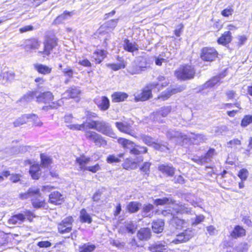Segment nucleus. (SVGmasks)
I'll return each instance as SVG.
<instances>
[{"instance_id": "nucleus-1", "label": "nucleus", "mask_w": 252, "mask_h": 252, "mask_svg": "<svg viewBox=\"0 0 252 252\" xmlns=\"http://www.w3.org/2000/svg\"><path fill=\"white\" fill-rule=\"evenodd\" d=\"M154 204L156 206L168 205L169 209L163 210L161 211V215L167 217L168 219H175L176 215L182 214L188 211V208L184 205L176 203L175 201L171 197H164L163 198H157L154 200Z\"/></svg>"}, {"instance_id": "nucleus-2", "label": "nucleus", "mask_w": 252, "mask_h": 252, "mask_svg": "<svg viewBox=\"0 0 252 252\" xmlns=\"http://www.w3.org/2000/svg\"><path fill=\"white\" fill-rule=\"evenodd\" d=\"M20 198L25 199L30 198L34 208L43 207L45 203L41 196L39 189L37 188H30L27 192L20 194Z\"/></svg>"}, {"instance_id": "nucleus-3", "label": "nucleus", "mask_w": 252, "mask_h": 252, "mask_svg": "<svg viewBox=\"0 0 252 252\" xmlns=\"http://www.w3.org/2000/svg\"><path fill=\"white\" fill-rule=\"evenodd\" d=\"M90 128L94 129L107 136L116 138L117 136L113 131L111 125L104 121H92L88 124Z\"/></svg>"}, {"instance_id": "nucleus-4", "label": "nucleus", "mask_w": 252, "mask_h": 252, "mask_svg": "<svg viewBox=\"0 0 252 252\" xmlns=\"http://www.w3.org/2000/svg\"><path fill=\"white\" fill-rule=\"evenodd\" d=\"M118 142L126 152H129L131 155L135 156L146 153L147 148L145 147L136 145L132 141L124 138H119Z\"/></svg>"}, {"instance_id": "nucleus-5", "label": "nucleus", "mask_w": 252, "mask_h": 252, "mask_svg": "<svg viewBox=\"0 0 252 252\" xmlns=\"http://www.w3.org/2000/svg\"><path fill=\"white\" fill-rule=\"evenodd\" d=\"M175 74L178 79L185 81L193 79L195 74V70L191 65H182L175 71Z\"/></svg>"}, {"instance_id": "nucleus-6", "label": "nucleus", "mask_w": 252, "mask_h": 252, "mask_svg": "<svg viewBox=\"0 0 252 252\" xmlns=\"http://www.w3.org/2000/svg\"><path fill=\"white\" fill-rule=\"evenodd\" d=\"M90 161V158H86L85 156L77 158L76 159V162L78 164L80 170H88L93 173H95L100 170V167L98 164H96L94 166H86Z\"/></svg>"}, {"instance_id": "nucleus-7", "label": "nucleus", "mask_w": 252, "mask_h": 252, "mask_svg": "<svg viewBox=\"0 0 252 252\" xmlns=\"http://www.w3.org/2000/svg\"><path fill=\"white\" fill-rule=\"evenodd\" d=\"M158 85V83H151L146 87L142 91L138 94L135 95V100L136 101H145L149 99L152 96V90L156 88Z\"/></svg>"}, {"instance_id": "nucleus-8", "label": "nucleus", "mask_w": 252, "mask_h": 252, "mask_svg": "<svg viewBox=\"0 0 252 252\" xmlns=\"http://www.w3.org/2000/svg\"><path fill=\"white\" fill-rule=\"evenodd\" d=\"M217 51L213 48L205 47L202 49L201 58L207 62H212L217 57Z\"/></svg>"}, {"instance_id": "nucleus-9", "label": "nucleus", "mask_w": 252, "mask_h": 252, "mask_svg": "<svg viewBox=\"0 0 252 252\" xmlns=\"http://www.w3.org/2000/svg\"><path fill=\"white\" fill-rule=\"evenodd\" d=\"M185 89L186 87L184 85L179 86L175 88H168L166 90L163 92L158 98L162 100H165L171 95L175 94L178 92H181L185 90Z\"/></svg>"}, {"instance_id": "nucleus-10", "label": "nucleus", "mask_w": 252, "mask_h": 252, "mask_svg": "<svg viewBox=\"0 0 252 252\" xmlns=\"http://www.w3.org/2000/svg\"><path fill=\"white\" fill-rule=\"evenodd\" d=\"M171 111V108L170 106L163 107L159 110L154 112L153 115H151V118L154 121H157L159 123H162V120L161 119V117H166Z\"/></svg>"}, {"instance_id": "nucleus-11", "label": "nucleus", "mask_w": 252, "mask_h": 252, "mask_svg": "<svg viewBox=\"0 0 252 252\" xmlns=\"http://www.w3.org/2000/svg\"><path fill=\"white\" fill-rule=\"evenodd\" d=\"M224 76H225V74H222L213 77L203 85L200 86L199 87V90L201 91L205 89H210L216 85H219L220 80Z\"/></svg>"}, {"instance_id": "nucleus-12", "label": "nucleus", "mask_w": 252, "mask_h": 252, "mask_svg": "<svg viewBox=\"0 0 252 252\" xmlns=\"http://www.w3.org/2000/svg\"><path fill=\"white\" fill-rule=\"evenodd\" d=\"M193 235L192 231L189 229L186 230L184 232L177 236V238L172 241L175 244L180 243L186 242L189 241Z\"/></svg>"}, {"instance_id": "nucleus-13", "label": "nucleus", "mask_w": 252, "mask_h": 252, "mask_svg": "<svg viewBox=\"0 0 252 252\" xmlns=\"http://www.w3.org/2000/svg\"><path fill=\"white\" fill-rule=\"evenodd\" d=\"M167 136L171 139H175L177 144H180L183 140L186 139V136L181 132L173 130H170L167 132Z\"/></svg>"}, {"instance_id": "nucleus-14", "label": "nucleus", "mask_w": 252, "mask_h": 252, "mask_svg": "<svg viewBox=\"0 0 252 252\" xmlns=\"http://www.w3.org/2000/svg\"><path fill=\"white\" fill-rule=\"evenodd\" d=\"M94 102L98 108L102 111L108 110L110 107L109 99L105 96L95 99Z\"/></svg>"}, {"instance_id": "nucleus-15", "label": "nucleus", "mask_w": 252, "mask_h": 252, "mask_svg": "<svg viewBox=\"0 0 252 252\" xmlns=\"http://www.w3.org/2000/svg\"><path fill=\"white\" fill-rule=\"evenodd\" d=\"M146 68V66L140 65L137 63L134 62L127 67V71L131 75L139 74Z\"/></svg>"}, {"instance_id": "nucleus-16", "label": "nucleus", "mask_w": 252, "mask_h": 252, "mask_svg": "<svg viewBox=\"0 0 252 252\" xmlns=\"http://www.w3.org/2000/svg\"><path fill=\"white\" fill-rule=\"evenodd\" d=\"M57 45V40L54 38L49 39L44 43V49L43 52H40L43 55L49 56L53 49Z\"/></svg>"}, {"instance_id": "nucleus-17", "label": "nucleus", "mask_w": 252, "mask_h": 252, "mask_svg": "<svg viewBox=\"0 0 252 252\" xmlns=\"http://www.w3.org/2000/svg\"><path fill=\"white\" fill-rule=\"evenodd\" d=\"M29 119H31L32 121H34L35 119H37V116L35 114H25L22 116L21 117L18 118L14 122V125L15 127L19 126L24 124L26 123Z\"/></svg>"}, {"instance_id": "nucleus-18", "label": "nucleus", "mask_w": 252, "mask_h": 252, "mask_svg": "<svg viewBox=\"0 0 252 252\" xmlns=\"http://www.w3.org/2000/svg\"><path fill=\"white\" fill-rule=\"evenodd\" d=\"M54 96L50 92L41 93L36 97V101L39 103H50L53 100Z\"/></svg>"}, {"instance_id": "nucleus-19", "label": "nucleus", "mask_w": 252, "mask_h": 252, "mask_svg": "<svg viewBox=\"0 0 252 252\" xmlns=\"http://www.w3.org/2000/svg\"><path fill=\"white\" fill-rule=\"evenodd\" d=\"M141 215L143 217L151 218L154 214V206L150 203L144 204L141 207Z\"/></svg>"}, {"instance_id": "nucleus-20", "label": "nucleus", "mask_w": 252, "mask_h": 252, "mask_svg": "<svg viewBox=\"0 0 252 252\" xmlns=\"http://www.w3.org/2000/svg\"><path fill=\"white\" fill-rule=\"evenodd\" d=\"M151 231L148 228H141L137 233V237L140 241H148L151 237Z\"/></svg>"}, {"instance_id": "nucleus-21", "label": "nucleus", "mask_w": 252, "mask_h": 252, "mask_svg": "<svg viewBox=\"0 0 252 252\" xmlns=\"http://www.w3.org/2000/svg\"><path fill=\"white\" fill-rule=\"evenodd\" d=\"M231 32L229 31H226L225 32L221 35V36L218 39L217 42L219 44L225 46L228 43H229L231 41Z\"/></svg>"}, {"instance_id": "nucleus-22", "label": "nucleus", "mask_w": 252, "mask_h": 252, "mask_svg": "<svg viewBox=\"0 0 252 252\" xmlns=\"http://www.w3.org/2000/svg\"><path fill=\"white\" fill-rule=\"evenodd\" d=\"M115 126L120 131L133 136L134 132L130 129V126L128 125L117 122L115 123Z\"/></svg>"}, {"instance_id": "nucleus-23", "label": "nucleus", "mask_w": 252, "mask_h": 252, "mask_svg": "<svg viewBox=\"0 0 252 252\" xmlns=\"http://www.w3.org/2000/svg\"><path fill=\"white\" fill-rule=\"evenodd\" d=\"M49 197V202L55 205L61 204L63 201L62 195L58 191L52 192Z\"/></svg>"}, {"instance_id": "nucleus-24", "label": "nucleus", "mask_w": 252, "mask_h": 252, "mask_svg": "<svg viewBox=\"0 0 252 252\" xmlns=\"http://www.w3.org/2000/svg\"><path fill=\"white\" fill-rule=\"evenodd\" d=\"M34 69L36 70L39 73L46 75L51 73L52 68L46 65L40 63H34L33 64Z\"/></svg>"}, {"instance_id": "nucleus-25", "label": "nucleus", "mask_w": 252, "mask_h": 252, "mask_svg": "<svg viewBox=\"0 0 252 252\" xmlns=\"http://www.w3.org/2000/svg\"><path fill=\"white\" fill-rule=\"evenodd\" d=\"M158 169L168 176L172 177L174 174L175 170L172 165L165 164H160L158 166Z\"/></svg>"}, {"instance_id": "nucleus-26", "label": "nucleus", "mask_w": 252, "mask_h": 252, "mask_svg": "<svg viewBox=\"0 0 252 252\" xmlns=\"http://www.w3.org/2000/svg\"><path fill=\"white\" fill-rule=\"evenodd\" d=\"M13 217L19 220H24L25 219H27L28 220H32L33 218H35L36 216L31 211H26L24 212V214L20 213L14 215Z\"/></svg>"}, {"instance_id": "nucleus-27", "label": "nucleus", "mask_w": 252, "mask_h": 252, "mask_svg": "<svg viewBox=\"0 0 252 252\" xmlns=\"http://www.w3.org/2000/svg\"><path fill=\"white\" fill-rule=\"evenodd\" d=\"M142 207V204L138 201H130L126 206V210L129 213H134L138 212L140 208Z\"/></svg>"}, {"instance_id": "nucleus-28", "label": "nucleus", "mask_w": 252, "mask_h": 252, "mask_svg": "<svg viewBox=\"0 0 252 252\" xmlns=\"http://www.w3.org/2000/svg\"><path fill=\"white\" fill-rule=\"evenodd\" d=\"M164 244V242H157L150 245L148 247V250L152 252H163V250H166Z\"/></svg>"}, {"instance_id": "nucleus-29", "label": "nucleus", "mask_w": 252, "mask_h": 252, "mask_svg": "<svg viewBox=\"0 0 252 252\" xmlns=\"http://www.w3.org/2000/svg\"><path fill=\"white\" fill-rule=\"evenodd\" d=\"M124 49L129 52H133L138 50V46L135 43L130 42L128 39H125L123 44Z\"/></svg>"}, {"instance_id": "nucleus-30", "label": "nucleus", "mask_w": 252, "mask_h": 252, "mask_svg": "<svg viewBox=\"0 0 252 252\" xmlns=\"http://www.w3.org/2000/svg\"><path fill=\"white\" fill-rule=\"evenodd\" d=\"M216 154L215 150L213 148H210L204 155L200 157V162L203 163L210 161Z\"/></svg>"}, {"instance_id": "nucleus-31", "label": "nucleus", "mask_w": 252, "mask_h": 252, "mask_svg": "<svg viewBox=\"0 0 252 252\" xmlns=\"http://www.w3.org/2000/svg\"><path fill=\"white\" fill-rule=\"evenodd\" d=\"M72 228L70 221H62L58 226V229L61 233L64 234L71 231Z\"/></svg>"}, {"instance_id": "nucleus-32", "label": "nucleus", "mask_w": 252, "mask_h": 252, "mask_svg": "<svg viewBox=\"0 0 252 252\" xmlns=\"http://www.w3.org/2000/svg\"><path fill=\"white\" fill-rule=\"evenodd\" d=\"M137 228V224L132 223L131 221H129L125 224L124 227H121L120 231L122 233L128 232L133 234L135 232Z\"/></svg>"}, {"instance_id": "nucleus-33", "label": "nucleus", "mask_w": 252, "mask_h": 252, "mask_svg": "<svg viewBox=\"0 0 252 252\" xmlns=\"http://www.w3.org/2000/svg\"><path fill=\"white\" fill-rule=\"evenodd\" d=\"M106 56V52L104 50H97L93 54V58L96 63H100Z\"/></svg>"}, {"instance_id": "nucleus-34", "label": "nucleus", "mask_w": 252, "mask_h": 252, "mask_svg": "<svg viewBox=\"0 0 252 252\" xmlns=\"http://www.w3.org/2000/svg\"><path fill=\"white\" fill-rule=\"evenodd\" d=\"M29 172L33 179H38L41 174L39 165L38 164L32 165L30 167Z\"/></svg>"}, {"instance_id": "nucleus-35", "label": "nucleus", "mask_w": 252, "mask_h": 252, "mask_svg": "<svg viewBox=\"0 0 252 252\" xmlns=\"http://www.w3.org/2000/svg\"><path fill=\"white\" fill-rule=\"evenodd\" d=\"M128 97V94L124 92H115L112 94V101L119 102L124 101Z\"/></svg>"}, {"instance_id": "nucleus-36", "label": "nucleus", "mask_w": 252, "mask_h": 252, "mask_svg": "<svg viewBox=\"0 0 252 252\" xmlns=\"http://www.w3.org/2000/svg\"><path fill=\"white\" fill-rule=\"evenodd\" d=\"M81 91L79 88L76 87H72L67 90L64 94V95H67L71 98L77 97L80 94Z\"/></svg>"}, {"instance_id": "nucleus-37", "label": "nucleus", "mask_w": 252, "mask_h": 252, "mask_svg": "<svg viewBox=\"0 0 252 252\" xmlns=\"http://www.w3.org/2000/svg\"><path fill=\"white\" fill-rule=\"evenodd\" d=\"M246 234L245 230L242 227L237 225L234 227L233 231L232 232L231 235L234 238L243 237Z\"/></svg>"}, {"instance_id": "nucleus-38", "label": "nucleus", "mask_w": 252, "mask_h": 252, "mask_svg": "<svg viewBox=\"0 0 252 252\" xmlns=\"http://www.w3.org/2000/svg\"><path fill=\"white\" fill-rule=\"evenodd\" d=\"M124 153H121L118 155H110L108 156L106 161L109 163H119L121 161V158H123Z\"/></svg>"}, {"instance_id": "nucleus-39", "label": "nucleus", "mask_w": 252, "mask_h": 252, "mask_svg": "<svg viewBox=\"0 0 252 252\" xmlns=\"http://www.w3.org/2000/svg\"><path fill=\"white\" fill-rule=\"evenodd\" d=\"M95 248V245L88 243L79 247V252H92Z\"/></svg>"}, {"instance_id": "nucleus-40", "label": "nucleus", "mask_w": 252, "mask_h": 252, "mask_svg": "<svg viewBox=\"0 0 252 252\" xmlns=\"http://www.w3.org/2000/svg\"><path fill=\"white\" fill-rule=\"evenodd\" d=\"M164 221H154L152 229L155 233H159L162 231Z\"/></svg>"}, {"instance_id": "nucleus-41", "label": "nucleus", "mask_w": 252, "mask_h": 252, "mask_svg": "<svg viewBox=\"0 0 252 252\" xmlns=\"http://www.w3.org/2000/svg\"><path fill=\"white\" fill-rule=\"evenodd\" d=\"M35 92H28L19 100V102H31L35 95Z\"/></svg>"}, {"instance_id": "nucleus-42", "label": "nucleus", "mask_w": 252, "mask_h": 252, "mask_svg": "<svg viewBox=\"0 0 252 252\" xmlns=\"http://www.w3.org/2000/svg\"><path fill=\"white\" fill-rule=\"evenodd\" d=\"M40 158L41 164L44 167H48L52 162V158H51L50 157L44 154H40Z\"/></svg>"}, {"instance_id": "nucleus-43", "label": "nucleus", "mask_w": 252, "mask_h": 252, "mask_svg": "<svg viewBox=\"0 0 252 252\" xmlns=\"http://www.w3.org/2000/svg\"><path fill=\"white\" fill-rule=\"evenodd\" d=\"M94 142L98 147H104L107 145V141L100 134H97Z\"/></svg>"}, {"instance_id": "nucleus-44", "label": "nucleus", "mask_w": 252, "mask_h": 252, "mask_svg": "<svg viewBox=\"0 0 252 252\" xmlns=\"http://www.w3.org/2000/svg\"><path fill=\"white\" fill-rule=\"evenodd\" d=\"M71 16V12L65 11L63 13L59 15L55 20L54 22L56 24H59L62 23L64 20L67 19L68 18Z\"/></svg>"}, {"instance_id": "nucleus-45", "label": "nucleus", "mask_w": 252, "mask_h": 252, "mask_svg": "<svg viewBox=\"0 0 252 252\" xmlns=\"http://www.w3.org/2000/svg\"><path fill=\"white\" fill-rule=\"evenodd\" d=\"M192 139L193 143L196 145L205 142L207 139L205 135L200 134L194 135Z\"/></svg>"}, {"instance_id": "nucleus-46", "label": "nucleus", "mask_w": 252, "mask_h": 252, "mask_svg": "<svg viewBox=\"0 0 252 252\" xmlns=\"http://www.w3.org/2000/svg\"><path fill=\"white\" fill-rule=\"evenodd\" d=\"M251 123H252V115H247L242 119L241 126L243 127H245Z\"/></svg>"}, {"instance_id": "nucleus-47", "label": "nucleus", "mask_w": 252, "mask_h": 252, "mask_svg": "<svg viewBox=\"0 0 252 252\" xmlns=\"http://www.w3.org/2000/svg\"><path fill=\"white\" fill-rule=\"evenodd\" d=\"M140 138L145 144L148 146H152L154 143L153 138L149 136L143 134L140 136Z\"/></svg>"}, {"instance_id": "nucleus-48", "label": "nucleus", "mask_w": 252, "mask_h": 252, "mask_svg": "<svg viewBox=\"0 0 252 252\" xmlns=\"http://www.w3.org/2000/svg\"><path fill=\"white\" fill-rule=\"evenodd\" d=\"M237 175L241 180L245 181L248 177L249 171L247 169L243 168L239 171Z\"/></svg>"}, {"instance_id": "nucleus-49", "label": "nucleus", "mask_w": 252, "mask_h": 252, "mask_svg": "<svg viewBox=\"0 0 252 252\" xmlns=\"http://www.w3.org/2000/svg\"><path fill=\"white\" fill-rule=\"evenodd\" d=\"M80 220H92L91 216L85 209H83L80 211Z\"/></svg>"}, {"instance_id": "nucleus-50", "label": "nucleus", "mask_w": 252, "mask_h": 252, "mask_svg": "<svg viewBox=\"0 0 252 252\" xmlns=\"http://www.w3.org/2000/svg\"><path fill=\"white\" fill-rule=\"evenodd\" d=\"M97 134L98 133L96 132L91 130H87L86 131L85 136L87 139L94 142Z\"/></svg>"}, {"instance_id": "nucleus-51", "label": "nucleus", "mask_w": 252, "mask_h": 252, "mask_svg": "<svg viewBox=\"0 0 252 252\" xmlns=\"http://www.w3.org/2000/svg\"><path fill=\"white\" fill-rule=\"evenodd\" d=\"M108 66L114 71H117L125 67V64L123 63L109 64Z\"/></svg>"}, {"instance_id": "nucleus-52", "label": "nucleus", "mask_w": 252, "mask_h": 252, "mask_svg": "<svg viewBox=\"0 0 252 252\" xmlns=\"http://www.w3.org/2000/svg\"><path fill=\"white\" fill-rule=\"evenodd\" d=\"M119 19H113L109 20L107 21L106 23V26L110 29H114L116 26L117 25Z\"/></svg>"}, {"instance_id": "nucleus-53", "label": "nucleus", "mask_w": 252, "mask_h": 252, "mask_svg": "<svg viewBox=\"0 0 252 252\" xmlns=\"http://www.w3.org/2000/svg\"><path fill=\"white\" fill-rule=\"evenodd\" d=\"M110 244L118 248V249H123L125 245V243L124 242H121L119 240H111L110 241Z\"/></svg>"}, {"instance_id": "nucleus-54", "label": "nucleus", "mask_w": 252, "mask_h": 252, "mask_svg": "<svg viewBox=\"0 0 252 252\" xmlns=\"http://www.w3.org/2000/svg\"><path fill=\"white\" fill-rule=\"evenodd\" d=\"M62 71L64 73L65 76H67L69 78H72L73 77L74 71L69 67H67L66 68L62 69Z\"/></svg>"}, {"instance_id": "nucleus-55", "label": "nucleus", "mask_w": 252, "mask_h": 252, "mask_svg": "<svg viewBox=\"0 0 252 252\" xmlns=\"http://www.w3.org/2000/svg\"><path fill=\"white\" fill-rule=\"evenodd\" d=\"M153 145L155 149L160 151H165L166 150H168L166 146L161 145L159 143H157L154 142Z\"/></svg>"}, {"instance_id": "nucleus-56", "label": "nucleus", "mask_w": 252, "mask_h": 252, "mask_svg": "<svg viewBox=\"0 0 252 252\" xmlns=\"http://www.w3.org/2000/svg\"><path fill=\"white\" fill-rule=\"evenodd\" d=\"M51 243L48 241H40L37 243V246L41 248H47L51 246Z\"/></svg>"}, {"instance_id": "nucleus-57", "label": "nucleus", "mask_w": 252, "mask_h": 252, "mask_svg": "<svg viewBox=\"0 0 252 252\" xmlns=\"http://www.w3.org/2000/svg\"><path fill=\"white\" fill-rule=\"evenodd\" d=\"M225 94L227 97L228 99H235L237 94L235 91L233 90H228L226 92Z\"/></svg>"}, {"instance_id": "nucleus-58", "label": "nucleus", "mask_w": 252, "mask_h": 252, "mask_svg": "<svg viewBox=\"0 0 252 252\" xmlns=\"http://www.w3.org/2000/svg\"><path fill=\"white\" fill-rule=\"evenodd\" d=\"M151 163L149 162H145L143 166L140 168L142 171L144 172L145 174H148L149 171Z\"/></svg>"}, {"instance_id": "nucleus-59", "label": "nucleus", "mask_w": 252, "mask_h": 252, "mask_svg": "<svg viewBox=\"0 0 252 252\" xmlns=\"http://www.w3.org/2000/svg\"><path fill=\"white\" fill-rule=\"evenodd\" d=\"M233 12V10L231 8H225L221 11V14L224 17H228L229 15H231Z\"/></svg>"}, {"instance_id": "nucleus-60", "label": "nucleus", "mask_w": 252, "mask_h": 252, "mask_svg": "<svg viewBox=\"0 0 252 252\" xmlns=\"http://www.w3.org/2000/svg\"><path fill=\"white\" fill-rule=\"evenodd\" d=\"M33 30V27L31 25H27L21 28L19 31L21 33L25 32L28 31H31Z\"/></svg>"}, {"instance_id": "nucleus-61", "label": "nucleus", "mask_w": 252, "mask_h": 252, "mask_svg": "<svg viewBox=\"0 0 252 252\" xmlns=\"http://www.w3.org/2000/svg\"><path fill=\"white\" fill-rule=\"evenodd\" d=\"M91 123V121H86V122H84L81 125H79L78 130H85L87 128H90L88 124Z\"/></svg>"}, {"instance_id": "nucleus-62", "label": "nucleus", "mask_w": 252, "mask_h": 252, "mask_svg": "<svg viewBox=\"0 0 252 252\" xmlns=\"http://www.w3.org/2000/svg\"><path fill=\"white\" fill-rule=\"evenodd\" d=\"M102 193V190L101 189L97 190L94 194L93 199L94 201H97L100 199V197Z\"/></svg>"}, {"instance_id": "nucleus-63", "label": "nucleus", "mask_w": 252, "mask_h": 252, "mask_svg": "<svg viewBox=\"0 0 252 252\" xmlns=\"http://www.w3.org/2000/svg\"><path fill=\"white\" fill-rule=\"evenodd\" d=\"M2 76L3 79H5L6 81L10 80L14 78L13 74L8 72L3 73Z\"/></svg>"}, {"instance_id": "nucleus-64", "label": "nucleus", "mask_w": 252, "mask_h": 252, "mask_svg": "<svg viewBox=\"0 0 252 252\" xmlns=\"http://www.w3.org/2000/svg\"><path fill=\"white\" fill-rule=\"evenodd\" d=\"M78 63L80 64H81V65H83V66H86V67H89L91 65V63L87 59H84L83 60L79 61Z\"/></svg>"}]
</instances>
